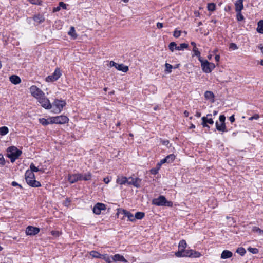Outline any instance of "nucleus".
<instances>
[{
  "instance_id": "f257e3e1",
  "label": "nucleus",
  "mask_w": 263,
  "mask_h": 263,
  "mask_svg": "<svg viewBox=\"0 0 263 263\" xmlns=\"http://www.w3.org/2000/svg\"><path fill=\"white\" fill-rule=\"evenodd\" d=\"M25 179L30 186L39 187L41 185L39 181L35 180V175L32 171H29V170L25 173Z\"/></svg>"
},
{
  "instance_id": "f03ea898",
  "label": "nucleus",
  "mask_w": 263,
  "mask_h": 263,
  "mask_svg": "<svg viewBox=\"0 0 263 263\" xmlns=\"http://www.w3.org/2000/svg\"><path fill=\"white\" fill-rule=\"evenodd\" d=\"M22 153L21 150L14 146H11L7 148V157L10 159L12 163L18 158Z\"/></svg>"
},
{
  "instance_id": "7ed1b4c3",
  "label": "nucleus",
  "mask_w": 263,
  "mask_h": 263,
  "mask_svg": "<svg viewBox=\"0 0 263 263\" xmlns=\"http://www.w3.org/2000/svg\"><path fill=\"white\" fill-rule=\"evenodd\" d=\"M66 104V103L64 100L55 99L51 105L52 111L55 114L60 113Z\"/></svg>"
},
{
  "instance_id": "20e7f679",
  "label": "nucleus",
  "mask_w": 263,
  "mask_h": 263,
  "mask_svg": "<svg viewBox=\"0 0 263 263\" xmlns=\"http://www.w3.org/2000/svg\"><path fill=\"white\" fill-rule=\"evenodd\" d=\"M198 60L201 62L202 70L205 73L211 72L215 67L214 63L209 62L207 60H203L201 57H199Z\"/></svg>"
},
{
  "instance_id": "39448f33",
  "label": "nucleus",
  "mask_w": 263,
  "mask_h": 263,
  "mask_svg": "<svg viewBox=\"0 0 263 263\" xmlns=\"http://www.w3.org/2000/svg\"><path fill=\"white\" fill-rule=\"evenodd\" d=\"M187 244L184 240H182L180 241L178 245V251L175 253V255L177 257H184V255L186 253L185 252L187 251L188 250H185V248L186 247Z\"/></svg>"
},
{
  "instance_id": "423d86ee",
  "label": "nucleus",
  "mask_w": 263,
  "mask_h": 263,
  "mask_svg": "<svg viewBox=\"0 0 263 263\" xmlns=\"http://www.w3.org/2000/svg\"><path fill=\"white\" fill-rule=\"evenodd\" d=\"M30 91L31 95L37 99L44 97L45 94L41 89L34 85L32 86L30 88Z\"/></svg>"
},
{
  "instance_id": "0eeeda50",
  "label": "nucleus",
  "mask_w": 263,
  "mask_h": 263,
  "mask_svg": "<svg viewBox=\"0 0 263 263\" xmlns=\"http://www.w3.org/2000/svg\"><path fill=\"white\" fill-rule=\"evenodd\" d=\"M53 121H50V122L54 123V124H65L68 122V118L66 116L61 115L59 116H57L54 117H52Z\"/></svg>"
},
{
  "instance_id": "6e6552de",
  "label": "nucleus",
  "mask_w": 263,
  "mask_h": 263,
  "mask_svg": "<svg viewBox=\"0 0 263 263\" xmlns=\"http://www.w3.org/2000/svg\"><path fill=\"white\" fill-rule=\"evenodd\" d=\"M37 100L43 108L46 109H51L52 108V105L49 100L45 97V95H44V97H42Z\"/></svg>"
},
{
  "instance_id": "1a4fd4ad",
  "label": "nucleus",
  "mask_w": 263,
  "mask_h": 263,
  "mask_svg": "<svg viewBox=\"0 0 263 263\" xmlns=\"http://www.w3.org/2000/svg\"><path fill=\"white\" fill-rule=\"evenodd\" d=\"M61 76V71L57 68L53 74L48 76L46 78V81L48 82H53L57 80Z\"/></svg>"
},
{
  "instance_id": "9d476101",
  "label": "nucleus",
  "mask_w": 263,
  "mask_h": 263,
  "mask_svg": "<svg viewBox=\"0 0 263 263\" xmlns=\"http://www.w3.org/2000/svg\"><path fill=\"white\" fill-rule=\"evenodd\" d=\"M128 185H132L137 188H139L141 187V179L139 178H133L132 177H130L128 178Z\"/></svg>"
},
{
  "instance_id": "9b49d317",
  "label": "nucleus",
  "mask_w": 263,
  "mask_h": 263,
  "mask_svg": "<svg viewBox=\"0 0 263 263\" xmlns=\"http://www.w3.org/2000/svg\"><path fill=\"white\" fill-rule=\"evenodd\" d=\"M211 116H212V114H208L206 115V117H203L202 118V125L204 127H207L208 128H210V127L208 126V124H211V125L214 124V121H213V119L211 118Z\"/></svg>"
},
{
  "instance_id": "f8f14e48",
  "label": "nucleus",
  "mask_w": 263,
  "mask_h": 263,
  "mask_svg": "<svg viewBox=\"0 0 263 263\" xmlns=\"http://www.w3.org/2000/svg\"><path fill=\"white\" fill-rule=\"evenodd\" d=\"M83 174H74L69 175L68 176V180L70 183H73L78 181L82 180Z\"/></svg>"
},
{
  "instance_id": "ddd939ff",
  "label": "nucleus",
  "mask_w": 263,
  "mask_h": 263,
  "mask_svg": "<svg viewBox=\"0 0 263 263\" xmlns=\"http://www.w3.org/2000/svg\"><path fill=\"white\" fill-rule=\"evenodd\" d=\"M166 201V198L163 196H160L153 200V204L157 206H164Z\"/></svg>"
},
{
  "instance_id": "4468645a",
  "label": "nucleus",
  "mask_w": 263,
  "mask_h": 263,
  "mask_svg": "<svg viewBox=\"0 0 263 263\" xmlns=\"http://www.w3.org/2000/svg\"><path fill=\"white\" fill-rule=\"evenodd\" d=\"M106 209V206L104 204L101 203H97L93 208V212L99 215L101 213L102 210H104Z\"/></svg>"
},
{
  "instance_id": "2eb2a0df",
  "label": "nucleus",
  "mask_w": 263,
  "mask_h": 263,
  "mask_svg": "<svg viewBox=\"0 0 263 263\" xmlns=\"http://www.w3.org/2000/svg\"><path fill=\"white\" fill-rule=\"evenodd\" d=\"M40 232V229L32 226H28L26 230L27 235H35Z\"/></svg>"
},
{
  "instance_id": "dca6fc26",
  "label": "nucleus",
  "mask_w": 263,
  "mask_h": 263,
  "mask_svg": "<svg viewBox=\"0 0 263 263\" xmlns=\"http://www.w3.org/2000/svg\"><path fill=\"white\" fill-rule=\"evenodd\" d=\"M185 254L184 255V257H199L201 255V254L197 251L193 250H189L187 252H185Z\"/></svg>"
},
{
  "instance_id": "f3484780",
  "label": "nucleus",
  "mask_w": 263,
  "mask_h": 263,
  "mask_svg": "<svg viewBox=\"0 0 263 263\" xmlns=\"http://www.w3.org/2000/svg\"><path fill=\"white\" fill-rule=\"evenodd\" d=\"M204 98L206 100H209L211 103L215 101V95L213 92L211 91H206L204 93Z\"/></svg>"
},
{
  "instance_id": "a211bd4d",
  "label": "nucleus",
  "mask_w": 263,
  "mask_h": 263,
  "mask_svg": "<svg viewBox=\"0 0 263 263\" xmlns=\"http://www.w3.org/2000/svg\"><path fill=\"white\" fill-rule=\"evenodd\" d=\"M121 213L123 214L125 216L127 217L128 220L130 221H135L134 216L132 213H131L129 211H128L126 210H122Z\"/></svg>"
},
{
  "instance_id": "6ab92c4d",
  "label": "nucleus",
  "mask_w": 263,
  "mask_h": 263,
  "mask_svg": "<svg viewBox=\"0 0 263 263\" xmlns=\"http://www.w3.org/2000/svg\"><path fill=\"white\" fill-rule=\"evenodd\" d=\"M128 178L124 176H118L116 180V182L120 185H123L127 183L128 184Z\"/></svg>"
},
{
  "instance_id": "aec40b11",
  "label": "nucleus",
  "mask_w": 263,
  "mask_h": 263,
  "mask_svg": "<svg viewBox=\"0 0 263 263\" xmlns=\"http://www.w3.org/2000/svg\"><path fill=\"white\" fill-rule=\"evenodd\" d=\"M112 259L115 261H122L127 262V260L123 256L120 254H116L111 257Z\"/></svg>"
},
{
  "instance_id": "412c9836",
  "label": "nucleus",
  "mask_w": 263,
  "mask_h": 263,
  "mask_svg": "<svg viewBox=\"0 0 263 263\" xmlns=\"http://www.w3.org/2000/svg\"><path fill=\"white\" fill-rule=\"evenodd\" d=\"M236 12H240L243 8V0H237L235 3Z\"/></svg>"
},
{
  "instance_id": "4be33fe9",
  "label": "nucleus",
  "mask_w": 263,
  "mask_h": 263,
  "mask_svg": "<svg viewBox=\"0 0 263 263\" xmlns=\"http://www.w3.org/2000/svg\"><path fill=\"white\" fill-rule=\"evenodd\" d=\"M233 255L232 252L229 250H224L221 254L222 259H227L231 257Z\"/></svg>"
},
{
  "instance_id": "5701e85b",
  "label": "nucleus",
  "mask_w": 263,
  "mask_h": 263,
  "mask_svg": "<svg viewBox=\"0 0 263 263\" xmlns=\"http://www.w3.org/2000/svg\"><path fill=\"white\" fill-rule=\"evenodd\" d=\"M9 79L10 82L14 84H18L21 82L20 77L16 75H12L10 76Z\"/></svg>"
},
{
  "instance_id": "b1692460",
  "label": "nucleus",
  "mask_w": 263,
  "mask_h": 263,
  "mask_svg": "<svg viewBox=\"0 0 263 263\" xmlns=\"http://www.w3.org/2000/svg\"><path fill=\"white\" fill-rule=\"evenodd\" d=\"M116 69L122 72H126L128 70V67L123 64H118Z\"/></svg>"
},
{
  "instance_id": "393cba45",
  "label": "nucleus",
  "mask_w": 263,
  "mask_h": 263,
  "mask_svg": "<svg viewBox=\"0 0 263 263\" xmlns=\"http://www.w3.org/2000/svg\"><path fill=\"white\" fill-rule=\"evenodd\" d=\"M216 129L219 131L225 132L226 131V126L225 123H218V122H216Z\"/></svg>"
},
{
  "instance_id": "a878e982",
  "label": "nucleus",
  "mask_w": 263,
  "mask_h": 263,
  "mask_svg": "<svg viewBox=\"0 0 263 263\" xmlns=\"http://www.w3.org/2000/svg\"><path fill=\"white\" fill-rule=\"evenodd\" d=\"M33 18L35 22H36L38 23H41L44 22L45 20L44 17L42 15H40V14L35 15Z\"/></svg>"
},
{
  "instance_id": "bb28decb",
  "label": "nucleus",
  "mask_w": 263,
  "mask_h": 263,
  "mask_svg": "<svg viewBox=\"0 0 263 263\" xmlns=\"http://www.w3.org/2000/svg\"><path fill=\"white\" fill-rule=\"evenodd\" d=\"M252 232L253 233H256L259 235H263V230H262L259 228L256 227V226L252 227Z\"/></svg>"
},
{
  "instance_id": "cd10ccee",
  "label": "nucleus",
  "mask_w": 263,
  "mask_h": 263,
  "mask_svg": "<svg viewBox=\"0 0 263 263\" xmlns=\"http://www.w3.org/2000/svg\"><path fill=\"white\" fill-rule=\"evenodd\" d=\"M53 121L52 117L51 118H48L47 119H45L43 118L42 119L40 120V122L43 125H47L49 124H54L53 123L50 122V121Z\"/></svg>"
},
{
  "instance_id": "c85d7f7f",
  "label": "nucleus",
  "mask_w": 263,
  "mask_h": 263,
  "mask_svg": "<svg viewBox=\"0 0 263 263\" xmlns=\"http://www.w3.org/2000/svg\"><path fill=\"white\" fill-rule=\"evenodd\" d=\"M257 31L261 34H263V20H260L258 23Z\"/></svg>"
},
{
  "instance_id": "c756f323",
  "label": "nucleus",
  "mask_w": 263,
  "mask_h": 263,
  "mask_svg": "<svg viewBox=\"0 0 263 263\" xmlns=\"http://www.w3.org/2000/svg\"><path fill=\"white\" fill-rule=\"evenodd\" d=\"M90 255L92 256V257L97 258H101L102 256V255L95 251H91L90 252Z\"/></svg>"
},
{
  "instance_id": "7c9ffc66",
  "label": "nucleus",
  "mask_w": 263,
  "mask_h": 263,
  "mask_svg": "<svg viewBox=\"0 0 263 263\" xmlns=\"http://www.w3.org/2000/svg\"><path fill=\"white\" fill-rule=\"evenodd\" d=\"M144 215H145V214L143 212H136L134 216L135 220L136 219H141L144 217Z\"/></svg>"
},
{
  "instance_id": "2f4dec72",
  "label": "nucleus",
  "mask_w": 263,
  "mask_h": 263,
  "mask_svg": "<svg viewBox=\"0 0 263 263\" xmlns=\"http://www.w3.org/2000/svg\"><path fill=\"white\" fill-rule=\"evenodd\" d=\"M9 132V129L7 127L2 126L0 127V135L4 136L6 135Z\"/></svg>"
},
{
  "instance_id": "473e14b6",
  "label": "nucleus",
  "mask_w": 263,
  "mask_h": 263,
  "mask_svg": "<svg viewBox=\"0 0 263 263\" xmlns=\"http://www.w3.org/2000/svg\"><path fill=\"white\" fill-rule=\"evenodd\" d=\"M189 45L186 43H181L179 46L176 47V50H183L184 49H186L188 47Z\"/></svg>"
},
{
  "instance_id": "72a5a7b5",
  "label": "nucleus",
  "mask_w": 263,
  "mask_h": 263,
  "mask_svg": "<svg viewBox=\"0 0 263 263\" xmlns=\"http://www.w3.org/2000/svg\"><path fill=\"white\" fill-rule=\"evenodd\" d=\"M68 34L71 36L73 39H76L77 36L76 32L75 29L73 27H71L70 30L68 32Z\"/></svg>"
},
{
  "instance_id": "f704fd0d",
  "label": "nucleus",
  "mask_w": 263,
  "mask_h": 263,
  "mask_svg": "<svg viewBox=\"0 0 263 263\" xmlns=\"http://www.w3.org/2000/svg\"><path fill=\"white\" fill-rule=\"evenodd\" d=\"M91 178V174L90 172L86 173L83 175L82 180L85 181L89 180Z\"/></svg>"
},
{
  "instance_id": "c9c22d12",
  "label": "nucleus",
  "mask_w": 263,
  "mask_h": 263,
  "mask_svg": "<svg viewBox=\"0 0 263 263\" xmlns=\"http://www.w3.org/2000/svg\"><path fill=\"white\" fill-rule=\"evenodd\" d=\"M236 252L240 254L241 256H243L245 254L246 251L243 248L240 247L237 249Z\"/></svg>"
},
{
  "instance_id": "e433bc0d",
  "label": "nucleus",
  "mask_w": 263,
  "mask_h": 263,
  "mask_svg": "<svg viewBox=\"0 0 263 263\" xmlns=\"http://www.w3.org/2000/svg\"><path fill=\"white\" fill-rule=\"evenodd\" d=\"M166 159L167 163L172 162L175 158V156L173 154H171L168 155L165 158Z\"/></svg>"
},
{
  "instance_id": "4c0bfd02",
  "label": "nucleus",
  "mask_w": 263,
  "mask_h": 263,
  "mask_svg": "<svg viewBox=\"0 0 263 263\" xmlns=\"http://www.w3.org/2000/svg\"><path fill=\"white\" fill-rule=\"evenodd\" d=\"M177 47V44L175 42H171L169 44L168 47L169 49L172 51L173 52L175 49H176V47Z\"/></svg>"
},
{
  "instance_id": "58836bf2",
  "label": "nucleus",
  "mask_w": 263,
  "mask_h": 263,
  "mask_svg": "<svg viewBox=\"0 0 263 263\" xmlns=\"http://www.w3.org/2000/svg\"><path fill=\"white\" fill-rule=\"evenodd\" d=\"M40 171L37 167H36L33 163H31L30 165V170L29 171H32V172H37Z\"/></svg>"
},
{
  "instance_id": "ea45409f",
  "label": "nucleus",
  "mask_w": 263,
  "mask_h": 263,
  "mask_svg": "<svg viewBox=\"0 0 263 263\" xmlns=\"http://www.w3.org/2000/svg\"><path fill=\"white\" fill-rule=\"evenodd\" d=\"M236 18L238 21H241L244 20V17L242 15L241 12H236Z\"/></svg>"
},
{
  "instance_id": "a19ab883",
  "label": "nucleus",
  "mask_w": 263,
  "mask_h": 263,
  "mask_svg": "<svg viewBox=\"0 0 263 263\" xmlns=\"http://www.w3.org/2000/svg\"><path fill=\"white\" fill-rule=\"evenodd\" d=\"M165 66L166 68V71L167 73H171L173 68V66L168 63H165Z\"/></svg>"
},
{
  "instance_id": "79ce46f5",
  "label": "nucleus",
  "mask_w": 263,
  "mask_h": 263,
  "mask_svg": "<svg viewBox=\"0 0 263 263\" xmlns=\"http://www.w3.org/2000/svg\"><path fill=\"white\" fill-rule=\"evenodd\" d=\"M193 51L194 52V55L198 57V59L200 57V52L198 51V48L196 47H193Z\"/></svg>"
},
{
  "instance_id": "37998d69",
  "label": "nucleus",
  "mask_w": 263,
  "mask_h": 263,
  "mask_svg": "<svg viewBox=\"0 0 263 263\" xmlns=\"http://www.w3.org/2000/svg\"><path fill=\"white\" fill-rule=\"evenodd\" d=\"M215 5L214 3H210L208 5V9L209 11H213L215 9Z\"/></svg>"
},
{
  "instance_id": "c03bdc74",
  "label": "nucleus",
  "mask_w": 263,
  "mask_h": 263,
  "mask_svg": "<svg viewBox=\"0 0 263 263\" xmlns=\"http://www.w3.org/2000/svg\"><path fill=\"white\" fill-rule=\"evenodd\" d=\"M160 168L159 167V166H158L157 165L156 167L151 169L150 170V172H151V174H152L153 175H156L158 173V171Z\"/></svg>"
},
{
  "instance_id": "a18cd8bd",
  "label": "nucleus",
  "mask_w": 263,
  "mask_h": 263,
  "mask_svg": "<svg viewBox=\"0 0 263 263\" xmlns=\"http://www.w3.org/2000/svg\"><path fill=\"white\" fill-rule=\"evenodd\" d=\"M28 1L32 4H34V5H41V4H42V1L41 0H28Z\"/></svg>"
},
{
  "instance_id": "49530a36",
  "label": "nucleus",
  "mask_w": 263,
  "mask_h": 263,
  "mask_svg": "<svg viewBox=\"0 0 263 263\" xmlns=\"http://www.w3.org/2000/svg\"><path fill=\"white\" fill-rule=\"evenodd\" d=\"M248 250L249 252H250L251 253H252L253 254H256L258 252V249L257 248H253L250 247L248 249Z\"/></svg>"
},
{
  "instance_id": "de8ad7c7",
  "label": "nucleus",
  "mask_w": 263,
  "mask_h": 263,
  "mask_svg": "<svg viewBox=\"0 0 263 263\" xmlns=\"http://www.w3.org/2000/svg\"><path fill=\"white\" fill-rule=\"evenodd\" d=\"M181 32V31L175 30L174 32L173 36L175 37L178 38L180 36Z\"/></svg>"
},
{
  "instance_id": "09e8293b",
  "label": "nucleus",
  "mask_w": 263,
  "mask_h": 263,
  "mask_svg": "<svg viewBox=\"0 0 263 263\" xmlns=\"http://www.w3.org/2000/svg\"><path fill=\"white\" fill-rule=\"evenodd\" d=\"M229 47L232 50H236L238 49L237 45L234 43H231L229 45Z\"/></svg>"
},
{
  "instance_id": "8fccbe9b",
  "label": "nucleus",
  "mask_w": 263,
  "mask_h": 263,
  "mask_svg": "<svg viewBox=\"0 0 263 263\" xmlns=\"http://www.w3.org/2000/svg\"><path fill=\"white\" fill-rule=\"evenodd\" d=\"M102 258L107 263L111 259L107 255H102Z\"/></svg>"
},
{
  "instance_id": "3c124183",
  "label": "nucleus",
  "mask_w": 263,
  "mask_h": 263,
  "mask_svg": "<svg viewBox=\"0 0 263 263\" xmlns=\"http://www.w3.org/2000/svg\"><path fill=\"white\" fill-rule=\"evenodd\" d=\"M5 164V161L4 158L1 154H0V164L4 165Z\"/></svg>"
},
{
  "instance_id": "603ef678",
  "label": "nucleus",
  "mask_w": 263,
  "mask_h": 263,
  "mask_svg": "<svg viewBox=\"0 0 263 263\" xmlns=\"http://www.w3.org/2000/svg\"><path fill=\"white\" fill-rule=\"evenodd\" d=\"M166 162H167L166 159L165 158H164V159H162V160L160 161V162H159V163L157 164V165L158 166H159V167L160 168V167H161V165H162V164H164V163H166Z\"/></svg>"
},
{
  "instance_id": "864d4df0",
  "label": "nucleus",
  "mask_w": 263,
  "mask_h": 263,
  "mask_svg": "<svg viewBox=\"0 0 263 263\" xmlns=\"http://www.w3.org/2000/svg\"><path fill=\"white\" fill-rule=\"evenodd\" d=\"M219 121L220 122H221V123H224V121H225V120H226V117L224 116V115H220L219 116Z\"/></svg>"
},
{
  "instance_id": "5fc2aeb1",
  "label": "nucleus",
  "mask_w": 263,
  "mask_h": 263,
  "mask_svg": "<svg viewBox=\"0 0 263 263\" xmlns=\"http://www.w3.org/2000/svg\"><path fill=\"white\" fill-rule=\"evenodd\" d=\"M259 115L258 114H255L254 116L251 117L249 118V120H257L259 118Z\"/></svg>"
},
{
  "instance_id": "6e6d98bb",
  "label": "nucleus",
  "mask_w": 263,
  "mask_h": 263,
  "mask_svg": "<svg viewBox=\"0 0 263 263\" xmlns=\"http://www.w3.org/2000/svg\"><path fill=\"white\" fill-rule=\"evenodd\" d=\"M59 5L60 8H62L63 9H66V5L63 2H60Z\"/></svg>"
},
{
  "instance_id": "4d7b16f0",
  "label": "nucleus",
  "mask_w": 263,
  "mask_h": 263,
  "mask_svg": "<svg viewBox=\"0 0 263 263\" xmlns=\"http://www.w3.org/2000/svg\"><path fill=\"white\" fill-rule=\"evenodd\" d=\"M164 206L172 207L173 206V202L171 201H168L166 200L165 205Z\"/></svg>"
},
{
  "instance_id": "13d9d810",
  "label": "nucleus",
  "mask_w": 263,
  "mask_h": 263,
  "mask_svg": "<svg viewBox=\"0 0 263 263\" xmlns=\"http://www.w3.org/2000/svg\"><path fill=\"white\" fill-rule=\"evenodd\" d=\"M117 65H118V63H116V62H115L113 61H111L109 63L110 66L115 67L116 68L117 67Z\"/></svg>"
},
{
  "instance_id": "bf43d9fd",
  "label": "nucleus",
  "mask_w": 263,
  "mask_h": 263,
  "mask_svg": "<svg viewBox=\"0 0 263 263\" xmlns=\"http://www.w3.org/2000/svg\"><path fill=\"white\" fill-rule=\"evenodd\" d=\"M157 27L159 29H161L163 27V23L158 22L157 23Z\"/></svg>"
},
{
  "instance_id": "052dcab7",
  "label": "nucleus",
  "mask_w": 263,
  "mask_h": 263,
  "mask_svg": "<svg viewBox=\"0 0 263 263\" xmlns=\"http://www.w3.org/2000/svg\"><path fill=\"white\" fill-rule=\"evenodd\" d=\"M60 9H61V8H60V7L59 5L58 6L53 8V12H55L59 11L60 10Z\"/></svg>"
},
{
  "instance_id": "680f3d73",
  "label": "nucleus",
  "mask_w": 263,
  "mask_h": 263,
  "mask_svg": "<svg viewBox=\"0 0 263 263\" xmlns=\"http://www.w3.org/2000/svg\"><path fill=\"white\" fill-rule=\"evenodd\" d=\"M103 181L106 184H108L110 181V179L108 177H106L104 178Z\"/></svg>"
},
{
  "instance_id": "e2e57ef3",
  "label": "nucleus",
  "mask_w": 263,
  "mask_h": 263,
  "mask_svg": "<svg viewBox=\"0 0 263 263\" xmlns=\"http://www.w3.org/2000/svg\"><path fill=\"white\" fill-rule=\"evenodd\" d=\"M11 184L13 186H19L20 187H21V186L15 181H13Z\"/></svg>"
},
{
  "instance_id": "0e129e2a",
  "label": "nucleus",
  "mask_w": 263,
  "mask_h": 263,
  "mask_svg": "<svg viewBox=\"0 0 263 263\" xmlns=\"http://www.w3.org/2000/svg\"><path fill=\"white\" fill-rule=\"evenodd\" d=\"M229 120L232 123V122H234L235 121V118H234V115H232L231 116L230 118H229Z\"/></svg>"
},
{
  "instance_id": "69168bd1",
  "label": "nucleus",
  "mask_w": 263,
  "mask_h": 263,
  "mask_svg": "<svg viewBox=\"0 0 263 263\" xmlns=\"http://www.w3.org/2000/svg\"><path fill=\"white\" fill-rule=\"evenodd\" d=\"M215 59L216 61L219 62L220 60V55H216L215 57Z\"/></svg>"
},
{
  "instance_id": "338daca9",
  "label": "nucleus",
  "mask_w": 263,
  "mask_h": 263,
  "mask_svg": "<svg viewBox=\"0 0 263 263\" xmlns=\"http://www.w3.org/2000/svg\"><path fill=\"white\" fill-rule=\"evenodd\" d=\"M169 143V141L168 140H165L163 142V144L164 145H167Z\"/></svg>"
},
{
  "instance_id": "774afa93",
  "label": "nucleus",
  "mask_w": 263,
  "mask_h": 263,
  "mask_svg": "<svg viewBox=\"0 0 263 263\" xmlns=\"http://www.w3.org/2000/svg\"><path fill=\"white\" fill-rule=\"evenodd\" d=\"M201 113L199 112H197L196 114V116L197 117H200L201 116Z\"/></svg>"
}]
</instances>
